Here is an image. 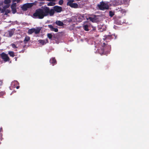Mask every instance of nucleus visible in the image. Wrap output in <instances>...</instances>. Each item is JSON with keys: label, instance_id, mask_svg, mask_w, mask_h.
I'll use <instances>...</instances> for the list:
<instances>
[{"label": "nucleus", "instance_id": "nucleus-33", "mask_svg": "<svg viewBox=\"0 0 149 149\" xmlns=\"http://www.w3.org/2000/svg\"><path fill=\"white\" fill-rule=\"evenodd\" d=\"M6 10L4 8H3H3L1 9V13H3L4 12H5Z\"/></svg>", "mask_w": 149, "mask_h": 149}, {"label": "nucleus", "instance_id": "nucleus-24", "mask_svg": "<svg viewBox=\"0 0 149 149\" xmlns=\"http://www.w3.org/2000/svg\"><path fill=\"white\" fill-rule=\"evenodd\" d=\"M47 36L49 39H50L51 40H52V34L50 33H48L47 34Z\"/></svg>", "mask_w": 149, "mask_h": 149}, {"label": "nucleus", "instance_id": "nucleus-38", "mask_svg": "<svg viewBox=\"0 0 149 149\" xmlns=\"http://www.w3.org/2000/svg\"><path fill=\"white\" fill-rule=\"evenodd\" d=\"M71 3V4L69 6H70V7H72V5L73 4V3Z\"/></svg>", "mask_w": 149, "mask_h": 149}, {"label": "nucleus", "instance_id": "nucleus-35", "mask_svg": "<svg viewBox=\"0 0 149 149\" xmlns=\"http://www.w3.org/2000/svg\"><path fill=\"white\" fill-rule=\"evenodd\" d=\"M47 0V1H56V0Z\"/></svg>", "mask_w": 149, "mask_h": 149}, {"label": "nucleus", "instance_id": "nucleus-4", "mask_svg": "<svg viewBox=\"0 0 149 149\" xmlns=\"http://www.w3.org/2000/svg\"><path fill=\"white\" fill-rule=\"evenodd\" d=\"M102 46L104 47L105 52L107 54L109 53L111 49V46L110 45L104 43H103Z\"/></svg>", "mask_w": 149, "mask_h": 149}, {"label": "nucleus", "instance_id": "nucleus-27", "mask_svg": "<svg viewBox=\"0 0 149 149\" xmlns=\"http://www.w3.org/2000/svg\"><path fill=\"white\" fill-rule=\"evenodd\" d=\"M10 10H6L5 11V15H7L8 13H10Z\"/></svg>", "mask_w": 149, "mask_h": 149}, {"label": "nucleus", "instance_id": "nucleus-17", "mask_svg": "<svg viewBox=\"0 0 149 149\" xmlns=\"http://www.w3.org/2000/svg\"><path fill=\"white\" fill-rule=\"evenodd\" d=\"M10 56L13 57L15 56L14 52L13 51H9L8 53Z\"/></svg>", "mask_w": 149, "mask_h": 149}, {"label": "nucleus", "instance_id": "nucleus-28", "mask_svg": "<svg viewBox=\"0 0 149 149\" xmlns=\"http://www.w3.org/2000/svg\"><path fill=\"white\" fill-rule=\"evenodd\" d=\"M5 94V91H1L0 92V97H1Z\"/></svg>", "mask_w": 149, "mask_h": 149}, {"label": "nucleus", "instance_id": "nucleus-37", "mask_svg": "<svg viewBox=\"0 0 149 149\" xmlns=\"http://www.w3.org/2000/svg\"><path fill=\"white\" fill-rule=\"evenodd\" d=\"M19 88V86H17L16 87V88L17 89Z\"/></svg>", "mask_w": 149, "mask_h": 149}, {"label": "nucleus", "instance_id": "nucleus-13", "mask_svg": "<svg viewBox=\"0 0 149 149\" xmlns=\"http://www.w3.org/2000/svg\"><path fill=\"white\" fill-rule=\"evenodd\" d=\"M89 26V25L86 24L84 25L83 26V29L86 31H88L89 29H88V27Z\"/></svg>", "mask_w": 149, "mask_h": 149}, {"label": "nucleus", "instance_id": "nucleus-6", "mask_svg": "<svg viewBox=\"0 0 149 149\" xmlns=\"http://www.w3.org/2000/svg\"><path fill=\"white\" fill-rule=\"evenodd\" d=\"M97 52L98 53L101 55L104 54L105 55L107 54L106 52H105V50L104 49V47H102V46L100 48L98 49H97Z\"/></svg>", "mask_w": 149, "mask_h": 149}, {"label": "nucleus", "instance_id": "nucleus-36", "mask_svg": "<svg viewBox=\"0 0 149 149\" xmlns=\"http://www.w3.org/2000/svg\"><path fill=\"white\" fill-rule=\"evenodd\" d=\"M2 141L1 136H0V144L1 143V141Z\"/></svg>", "mask_w": 149, "mask_h": 149}, {"label": "nucleus", "instance_id": "nucleus-3", "mask_svg": "<svg viewBox=\"0 0 149 149\" xmlns=\"http://www.w3.org/2000/svg\"><path fill=\"white\" fill-rule=\"evenodd\" d=\"M97 6L100 10H102L108 9L109 8L108 4L103 1L100 2L97 5Z\"/></svg>", "mask_w": 149, "mask_h": 149}, {"label": "nucleus", "instance_id": "nucleus-22", "mask_svg": "<svg viewBox=\"0 0 149 149\" xmlns=\"http://www.w3.org/2000/svg\"><path fill=\"white\" fill-rule=\"evenodd\" d=\"M78 7V4L76 3H74L72 5V8H77Z\"/></svg>", "mask_w": 149, "mask_h": 149}, {"label": "nucleus", "instance_id": "nucleus-20", "mask_svg": "<svg viewBox=\"0 0 149 149\" xmlns=\"http://www.w3.org/2000/svg\"><path fill=\"white\" fill-rule=\"evenodd\" d=\"M68 1L67 3V6H70L71 3H73L74 2V0H68Z\"/></svg>", "mask_w": 149, "mask_h": 149}, {"label": "nucleus", "instance_id": "nucleus-2", "mask_svg": "<svg viewBox=\"0 0 149 149\" xmlns=\"http://www.w3.org/2000/svg\"><path fill=\"white\" fill-rule=\"evenodd\" d=\"M62 7L57 6H54L53 7V9H50L49 8L50 16H53L55 12L57 13L61 12L62 11Z\"/></svg>", "mask_w": 149, "mask_h": 149}, {"label": "nucleus", "instance_id": "nucleus-18", "mask_svg": "<svg viewBox=\"0 0 149 149\" xmlns=\"http://www.w3.org/2000/svg\"><path fill=\"white\" fill-rule=\"evenodd\" d=\"M38 42L42 45L45 44V40H39Z\"/></svg>", "mask_w": 149, "mask_h": 149}, {"label": "nucleus", "instance_id": "nucleus-29", "mask_svg": "<svg viewBox=\"0 0 149 149\" xmlns=\"http://www.w3.org/2000/svg\"><path fill=\"white\" fill-rule=\"evenodd\" d=\"M10 6V5L9 4H7V5L4 6L3 7L6 10V8H8Z\"/></svg>", "mask_w": 149, "mask_h": 149}, {"label": "nucleus", "instance_id": "nucleus-5", "mask_svg": "<svg viewBox=\"0 0 149 149\" xmlns=\"http://www.w3.org/2000/svg\"><path fill=\"white\" fill-rule=\"evenodd\" d=\"M1 57L4 61L5 62L9 61L10 60V58L8 56L7 54H6L4 52L1 54Z\"/></svg>", "mask_w": 149, "mask_h": 149}, {"label": "nucleus", "instance_id": "nucleus-21", "mask_svg": "<svg viewBox=\"0 0 149 149\" xmlns=\"http://www.w3.org/2000/svg\"><path fill=\"white\" fill-rule=\"evenodd\" d=\"M26 4L28 8L31 7L33 5V3H27Z\"/></svg>", "mask_w": 149, "mask_h": 149}, {"label": "nucleus", "instance_id": "nucleus-30", "mask_svg": "<svg viewBox=\"0 0 149 149\" xmlns=\"http://www.w3.org/2000/svg\"><path fill=\"white\" fill-rule=\"evenodd\" d=\"M89 19L90 21L92 22H93V21L95 20V18L91 17H89Z\"/></svg>", "mask_w": 149, "mask_h": 149}, {"label": "nucleus", "instance_id": "nucleus-15", "mask_svg": "<svg viewBox=\"0 0 149 149\" xmlns=\"http://www.w3.org/2000/svg\"><path fill=\"white\" fill-rule=\"evenodd\" d=\"M28 8L26 3L23 5L22 7V10L24 11L26 10Z\"/></svg>", "mask_w": 149, "mask_h": 149}, {"label": "nucleus", "instance_id": "nucleus-26", "mask_svg": "<svg viewBox=\"0 0 149 149\" xmlns=\"http://www.w3.org/2000/svg\"><path fill=\"white\" fill-rule=\"evenodd\" d=\"M104 37H105V38H104L103 39L104 40H105L107 39H108L109 38H111V35H105V36H104Z\"/></svg>", "mask_w": 149, "mask_h": 149}, {"label": "nucleus", "instance_id": "nucleus-11", "mask_svg": "<svg viewBox=\"0 0 149 149\" xmlns=\"http://www.w3.org/2000/svg\"><path fill=\"white\" fill-rule=\"evenodd\" d=\"M56 24L59 26H62L64 24L63 22L57 20L55 22Z\"/></svg>", "mask_w": 149, "mask_h": 149}, {"label": "nucleus", "instance_id": "nucleus-14", "mask_svg": "<svg viewBox=\"0 0 149 149\" xmlns=\"http://www.w3.org/2000/svg\"><path fill=\"white\" fill-rule=\"evenodd\" d=\"M30 40V37L29 36H26L24 38V44H26L27 42Z\"/></svg>", "mask_w": 149, "mask_h": 149}, {"label": "nucleus", "instance_id": "nucleus-19", "mask_svg": "<svg viewBox=\"0 0 149 149\" xmlns=\"http://www.w3.org/2000/svg\"><path fill=\"white\" fill-rule=\"evenodd\" d=\"M55 5V3L52 2H50L47 4V6H53Z\"/></svg>", "mask_w": 149, "mask_h": 149}, {"label": "nucleus", "instance_id": "nucleus-41", "mask_svg": "<svg viewBox=\"0 0 149 149\" xmlns=\"http://www.w3.org/2000/svg\"><path fill=\"white\" fill-rule=\"evenodd\" d=\"M1 7H0V11H1Z\"/></svg>", "mask_w": 149, "mask_h": 149}, {"label": "nucleus", "instance_id": "nucleus-10", "mask_svg": "<svg viewBox=\"0 0 149 149\" xmlns=\"http://www.w3.org/2000/svg\"><path fill=\"white\" fill-rule=\"evenodd\" d=\"M50 63L52 64L53 65H54L56 63V60L54 57H53L51 58L50 60Z\"/></svg>", "mask_w": 149, "mask_h": 149}, {"label": "nucleus", "instance_id": "nucleus-12", "mask_svg": "<svg viewBox=\"0 0 149 149\" xmlns=\"http://www.w3.org/2000/svg\"><path fill=\"white\" fill-rule=\"evenodd\" d=\"M15 31V29H13L11 30L8 31L9 34V37H11L14 34Z\"/></svg>", "mask_w": 149, "mask_h": 149}, {"label": "nucleus", "instance_id": "nucleus-31", "mask_svg": "<svg viewBox=\"0 0 149 149\" xmlns=\"http://www.w3.org/2000/svg\"><path fill=\"white\" fill-rule=\"evenodd\" d=\"M11 45H12V47L14 49H16L17 48L15 44H12Z\"/></svg>", "mask_w": 149, "mask_h": 149}, {"label": "nucleus", "instance_id": "nucleus-8", "mask_svg": "<svg viewBox=\"0 0 149 149\" xmlns=\"http://www.w3.org/2000/svg\"><path fill=\"white\" fill-rule=\"evenodd\" d=\"M48 26L51 31H54L56 32L58 31V29L57 28H54L52 25H49Z\"/></svg>", "mask_w": 149, "mask_h": 149}, {"label": "nucleus", "instance_id": "nucleus-32", "mask_svg": "<svg viewBox=\"0 0 149 149\" xmlns=\"http://www.w3.org/2000/svg\"><path fill=\"white\" fill-rule=\"evenodd\" d=\"M63 0H60L58 2L59 4L60 5H62L63 4Z\"/></svg>", "mask_w": 149, "mask_h": 149}, {"label": "nucleus", "instance_id": "nucleus-7", "mask_svg": "<svg viewBox=\"0 0 149 149\" xmlns=\"http://www.w3.org/2000/svg\"><path fill=\"white\" fill-rule=\"evenodd\" d=\"M12 13L13 14L15 13L16 11V4L15 3L13 4L11 6Z\"/></svg>", "mask_w": 149, "mask_h": 149}, {"label": "nucleus", "instance_id": "nucleus-34", "mask_svg": "<svg viewBox=\"0 0 149 149\" xmlns=\"http://www.w3.org/2000/svg\"><path fill=\"white\" fill-rule=\"evenodd\" d=\"M45 44L47 43H48L49 42L48 40L47 39H46L45 40Z\"/></svg>", "mask_w": 149, "mask_h": 149}, {"label": "nucleus", "instance_id": "nucleus-9", "mask_svg": "<svg viewBox=\"0 0 149 149\" xmlns=\"http://www.w3.org/2000/svg\"><path fill=\"white\" fill-rule=\"evenodd\" d=\"M41 29L42 28L41 27H37L36 28H34V33L36 34H39L40 33Z\"/></svg>", "mask_w": 149, "mask_h": 149}, {"label": "nucleus", "instance_id": "nucleus-25", "mask_svg": "<svg viewBox=\"0 0 149 149\" xmlns=\"http://www.w3.org/2000/svg\"><path fill=\"white\" fill-rule=\"evenodd\" d=\"M114 15V13L113 12L111 11L109 12V15L110 17H112Z\"/></svg>", "mask_w": 149, "mask_h": 149}, {"label": "nucleus", "instance_id": "nucleus-39", "mask_svg": "<svg viewBox=\"0 0 149 149\" xmlns=\"http://www.w3.org/2000/svg\"><path fill=\"white\" fill-rule=\"evenodd\" d=\"M0 82H1V84H1V85L2 84V82L1 81H0Z\"/></svg>", "mask_w": 149, "mask_h": 149}, {"label": "nucleus", "instance_id": "nucleus-23", "mask_svg": "<svg viewBox=\"0 0 149 149\" xmlns=\"http://www.w3.org/2000/svg\"><path fill=\"white\" fill-rule=\"evenodd\" d=\"M11 2L10 0H4V3L5 4H9Z\"/></svg>", "mask_w": 149, "mask_h": 149}, {"label": "nucleus", "instance_id": "nucleus-16", "mask_svg": "<svg viewBox=\"0 0 149 149\" xmlns=\"http://www.w3.org/2000/svg\"><path fill=\"white\" fill-rule=\"evenodd\" d=\"M34 28H32L28 30V33L29 34H31L34 33Z\"/></svg>", "mask_w": 149, "mask_h": 149}, {"label": "nucleus", "instance_id": "nucleus-1", "mask_svg": "<svg viewBox=\"0 0 149 149\" xmlns=\"http://www.w3.org/2000/svg\"><path fill=\"white\" fill-rule=\"evenodd\" d=\"M49 11V8L45 6L42 9L39 8L36 9L33 15L36 18L42 19L45 17L50 16Z\"/></svg>", "mask_w": 149, "mask_h": 149}, {"label": "nucleus", "instance_id": "nucleus-40", "mask_svg": "<svg viewBox=\"0 0 149 149\" xmlns=\"http://www.w3.org/2000/svg\"><path fill=\"white\" fill-rule=\"evenodd\" d=\"M1 39V38L0 36V42Z\"/></svg>", "mask_w": 149, "mask_h": 149}]
</instances>
